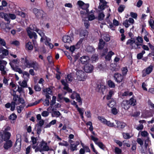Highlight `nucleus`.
I'll use <instances>...</instances> for the list:
<instances>
[{
    "instance_id": "nucleus-11",
    "label": "nucleus",
    "mask_w": 154,
    "mask_h": 154,
    "mask_svg": "<svg viewBox=\"0 0 154 154\" xmlns=\"http://www.w3.org/2000/svg\"><path fill=\"white\" fill-rule=\"evenodd\" d=\"M61 82L62 84L64 86L63 89L64 90H66L69 93H72V90L69 87V85L64 80H62Z\"/></svg>"
},
{
    "instance_id": "nucleus-61",
    "label": "nucleus",
    "mask_w": 154,
    "mask_h": 154,
    "mask_svg": "<svg viewBox=\"0 0 154 154\" xmlns=\"http://www.w3.org/2000/svg\"><path fill=\"white\" fill-rule=\"evenodd\" d=\"M106 65L105 64L103 63L102 64H100L99 65H98V68L100 69V70H102L105 67H106Z\"/></svg>"
},
{
    "instance_id": "nucleus-34",
    "label": "nucleus",
    "mask_w": 154,
    "mask_h": 154,
    "mask_svg": "<svg viewBox=\"0 0 154 154\" xmlns=\"http://www.w3.org/2000/svg\"><path fill=\"white\" fill-rule=\"evenodd\" d=\"M107 84L110 88H114L115 87V83L111 80H109L108 81Z\"/></svg>"
},
{
    "instance_id": "nucleus-42",
    "label": "nucleus",
    "mask_w": 154,
    "mask_h": 154,
    "mask_svg": "<svg viewBox=\"0 0 154 154\" xmlns=\"http://www.w3.org/2000/svg\"><path fill=\"white\" fill-rule=\"evenodd\" d=\"M104 17L105 15L103 12L100 13L98 16V20H103Z\"/></svg>"
},
{
    "instance_id": "nucleus-57",
    "label": "nucleus",
    "mask_w": 154,
    "mask_h": 154,
    "mask_svg": "<svg viewBox=\"0 0 154 154\" xmlns=\"http://www.w3.org/2000/svg\"><path fill=\"white\" fill-rule=\"evenodd\" d=\"M34 89L36 91H39L41 89V87L38 84H37L34 86Z\"/></svg>"
},
{
    "instance_id": "nucleus-17",
    "label": "nucleus",
    "mask_w": 154,
    "mask_h": 154,
    "mask_svg": "<svg viewBox=\"0 0 154 154\" xmlns=\"http://www.w3.org/2000/svg\"><path fill=\"white\" fill-rule=\"evenodd\" d=\"M27 32L28 33V35L30 38H32L33 37L35 39H36L37 38V35L35 32H32L29 29V28H28L27 29Z\"/></svg>"
},
{
    "instance_id": "nucleus-40",
    "label": "nucleus",
    "mask_w": 154,
    "mask_h": 154,
    "mask_svg": "<svg viewBox=\"0 0 154 154\" xmlns=\"http://www.w3.org/2000/svg\"><path fill=\"white\" fill-rule=\"evenodd\" d=\"M145 52L144 51H143L141 53L138 54L137 55V58L138 59H141L143 57V55L144 54Z\"/></svg>"
},
{
    "instance_id": "nucleus-28",
    "label": "nucleus",
    "mask_w": 154,
    "mask_h": 154,
    "mask_svg": "<svg viewBox=\"0 0 154 154\" xmlns=\"http://www.w3.org/2000/svg\"><path fill=\"white\" fill-rule=\"evenodd\" d=\"M105 42L102 39H100L99 43L98 48L99 49H102L104 47Z\"/></svg>"
},
{
    "instance_id": "nucleus-44",
    "label": "nucleus",
    "mask_w": 154,
    "mask_h": 154,
    "mask_svg": "<svg viewBox=\"0 0 154 154\" xmlns=\"http://www.w3.org/2000/svg\"><path fill=\"white\" fill-rule=\"evenodd\" d=\"M52 111L54 115L56 117H58L61 115V114L59 111H55L54 108L52 109Z\"/></svg>"
},
{
    "instance_id": "nucleus-50",
    "label": "nucleus",
    "mask_w": 154,
    "mask_h": 154,
    "mask_svg": "<svg viewBox=\"0 0 154 154\" xmlns=\"http://www.w3.org/2000/svg\"><path fill=\"white\" fill-rule=\"evenodd\" d=\"M96 144L101 149L103 150H104L105 146V145L103 144L102 142H99L98 143H97Z\"/></svg>"
},
{
    "instance_id": "nucleus-56",
    "label": "nucleus",
    "mask_w": 154,
    "mask_h": 154,
    "mask_svg": "<svg viewBox=\"0 0 154 154\" xmlns=\"http://www.w3.org/2000/svg\"><path fill=\"white\" fill-rule=\"evenodd\" d=\"M47 60L50 64L53 65L54 64V62L52 60V57L50 56H48L47 57Z\"/></svg>"
},
{
    "instance_id": "nucleus-55",
    "label": "nucleus",
    "mask_w": 154,
    "mask_h": 154,
    "mask_svg": "<svg viewBox=\"0 0 154 154\" xmlns=\"http://www.w3.org/2000/svg\"><path fill=\"white\" fill-rule=\"evenodd\" d=\"M56 97L55 96H53L52 98V100L50 102V105H53L56 103Z\"/></svg>"
},
{
    "instance_id": "nucleus-20",
    "label": "nucleus",
    "mask_w": 154,
    "mask_h": 154,
    "mask_svg": "<svg viewBox=\"0 0 154 154\" xmlns=\"http://www.w3.org/2000/svg\"><path fill=\"white\" fill-rule=\"evenodd\" d=\"M6 142L4 144V147L5 149H8L11 147L12 145V142L11 140L5 141Z\"/></svg>"
},
{
    "instance_id": "nucleus-59",
    "label": "nucleus",
    "mask_w": 154,
    "mask_h": 154,
    "mask_svg": "<svg viewBox=\"0 0 154 154\" xmlns=\"http://www.w3.org/2000/svg\"><path fill=\"white\" fill-rule=\"evenodd\" d=\"M137 142L140 145V146H142L143 145V141L140 138H138L137 140Z\"/></svg>"
},
{
    "instance_id": "nucleus-53",
    "label": "nucleus",
    "mask_w": 154,
    "mask_h": 154,
    "mask_svg": "<svg viewBox=\"0 0 154 154\" xmlns=\"http://www.w3.org/2000/svg\"><path fill=\"white\" fill-rule=\"evenodd\" d=\"M17 118V116L14 113L11 114L9 117V119H10L14 120H15Z\"/></svg>"
},
{
    "instance_id": "nucleus-26",
    "label": "nucleus",
    "mask_w": 154,
    "mask_h": 154,
    "mask_svg": "<svg viewBox=\"0 0 154 154\" xmlns=\"http://www.w3.org/2000/svg\"><path fill=\"white\" fill-rule=\"evenodd\" d=\"M30 68L32 67L36 70H38L39 68V66L37 63L36 61L32 62V64L31 65Z\"/></svg>"
},
{
    "instance_id": "nucleus-54",
    "label": "nucleus",
    "mask_w": 154,
    "mask_h": 154,
    "mask_svg": "<svg viewBox=\"0 0 154 154\" xmlns=\"http://www.w3.org/2000/svg\"><path fill=\"white\" fill-rule=\"evenodd\" d=\"M87 51L89 52H94L95 51L94 48L91 46H88L87 48Z\"/></svg>"
},
{
    "instance_id": "nucleus-24",
    "label": "nucleus",
    "mask_w": 154,
    "mask_h": 154,
    "mask_svg": "<svg viewBox=\"0 0 154 154\" xmlns=\"http://www.w3.org/2000/svg\"><path fill=\"white\" fill-rule=\"evenodd\" d=\"M4 141H6L9 140L11 137V134L8 132H4V134H2Z\"/></svg>"
},
{
    "instance_id": "nucleus-3",
    "label": "nucleus",
    "mask_w": 154,
    "mask_h": 154,
    "mask_svg": "<svg viewBox=\"0 0 154 154\" xmlns=\"http://www.w3.org/2000/svg\"><path fill=\"white\" fill-rule=\"evenodd\" d=\"M49 150V148L47 145V143L42 141L35 149V152L40 151L41 152L43 151H48Z\"/></svg>"
},
{
    "instance_id": "nucleus-13",
    "label": "nucleus",
    "mask_w": 154,
    "mask_h": 154,
    "mask_svg": "<svg viewBox=\"0 0 154 154\" xmlns=\"http://www.w3.org/2000/svg\"><path fill=\"white\" fill-rule=\"evenodd\" d=\"M47 7L49 11L53 9L54 3L52 0H46Z\"/></svg>"
},
{
    "instance_id": "nucleus-32",
    "label": "nucleus",
    "mask_w": 154,
    "mask_h": 154,
    "mask_svg": "<svg viewBox=\"0 0 154 154\" xmlns=\"http://www.w3.org/2000/svg\"><path fill=\"white\" fill-rule=\"evenodd\" d=\"M22 73L24 79L26 80H28L29 76V73L26 71H24Z\"/></svg>"
},
{
    "instance_id": "nucleus-63",
    "label": "nucleus",
    "mask_w": 154,
    "mask_h": 154,
    "mask_svg": "<svg viewBox=\"0 0 154 154\" xmlns=\"http://www.w3.org/2000/svg\"><path fill=\"white\" fill-rule=\"evenodd\" d=\"M134 42H135V41L134 40L132 39H129L127 41L126 44L127 45H130L131 46L132 44L134 43Z\"/></svg>"
},
{
    "instance_id": "nucleus-47",
    "label": "nucleus",
    "mask_w": 154,
    "mask_h": 154,
    "mask_svg": "<svg viewBox=\"0 0 154 154\" xmlns=\"http://www.w3.org/2000/svg\"><path fill=\"white\" fill-rule=\"evenodd\" d=\"M150 26L151 29L154 30V21L153 20L150 19L149 22Z\"/></svg>"
},
{
    "instance_id": "nucleus-52",
    "label": "nucleus",
    "mask_w": 154,
    "mask_h": 154,
    "mask_svg": "<svg viewBox=\"0 0 154 154\" xmlns=\"http://www.w3.org/2000/svg\"><path fill=\"white\" fill-rule=\"evenodd\" d=\"M122 150L119 148L116 147L115 149V152L116 154H121L122 153Z\"/></svg>"
},
{
    "instance_id": "nucleus-8",
    "label": "nucleus",
    "mask_w": 154,
    "mask_h": 154,
    "mask_svg": "<svg viewBox=\"0 0 154 154\" xmlns=\"http://www.w3.org/2000/svg\"><path fill=\"white\" fill-rule=\"evenodd\" d=\"M70 97L72 99H74L76 98V100L80 103V104L81 105L82 104V102L81 100L80 95L76 92H73L71 95Z\"/></svg>"
},
{
    "instance_id": "nucleus-41",
    "label": "nucleus",
    "mask_w": 154,
    "mask_h": 154,
    "mask_svg": "<svg viewBox=\"0 0 154 154\" xmlns=\"http://www.w3.org/2000/svg\"><path fill=\"white\" fill-rule=\"evenodd\" d=\"M16 13L17 15H20L23 17H25V14L21 11H16Z\"/></svg>"
},
{
    "instance_id": "nucleus-30",
    "label": "nucleus",
    "mask_w": 154,
    "mask_h": 154,
    "mask_svg": "<svg viewBox=\"0 0 154 154\" xmlns=\"http://www.w3.org/2000/svg\"><path fill=\"white\" fill-rule=\"evenodd\" d=\"M26 48L28 50H32L33 48V46L30 42H29L26 44Z\"/></svg>"
},
{
    "instance_id": "nucleus-51",
    "label": "nucleus",
    "mask_w": 154,
    "mask_h": 154,
    "mask_svg": "<svg viewBox=\"0 0 154 154\" xmlns=\"http://www.w3.org/2000/svg\"><path fill=\"white\" fill-rule=\"evenodd\" d=\"M43 91L44 92H46V94H51L52 93L51 90L50 88H47L46 89H44Z\"/></svg>"
},
{
    "instance_id": "nucleus-43",
    "label": "nucleus",
    "mask_w": 154,
    "mask_h": 154,
    "mask_svg": "<svg viewBox=\"0 0 154 154\" xmlns=\"http://www.w3.org/2000/svg\"><path fill=\"white\" fill-rule=\"evenodd\" d=\"M77 145L71 144V145H70V149L72 151L76 150H77Z\"/></svg>"
},
{
    "instance_id": "nucleus-22",
    "label": "nucleus",
    "mask_w": 154,
    "mask_h": 154,
    "mask_svg": "<svg viewBox=\"0 0 154 154\" xmlns=\"http://www.w3.org/2000/svg\"><path fill=\"white\" fill-rule=\"evenodd\" d=\"M31 141L32 143V147L34 149H35L38 144L37 143V139L36 137H32L31 138Z\"/></svg>"
},
{
    "instance_id": "nucleus-64",
    "label": "nucleus",
    "mask_w": 154,
    "mask_h": 154,
    "mask_svg": "<svg viewBox=\"0 0 154 154\" xmlns=\"http://www.w3.org/2000/svg\"><path fill=\"white\" fill-rule=\"evenodd\" d=\"M123 135L124 138L126 139H129L131 137L129 134L128 133H124Z\"/></svg>"
},
{
    "instance_id": "nucleus-14",
    "label": "nucleus",
    "mask_w": 154,
    "mask_h": 154,
    "mask_svg": "<svg viewBox=\"0 0 154 154\" xmlns=\"http://www.w3.org/2000/svg\"><path fill=\"white\" fill-rule=\"evenodd\" d=\"M2 50H0V58L3 59L5 56L8 55V51L6 49H4L2 48Z\"/></svg>"
},
{
    "instance_id": "nucleus-58",
    "label": "nucleus",
    "mask_w": 154,
    "mask_h": 154,
    "mask_svg": "<svg viewBox=\"0 0 154 154\" xmlns=\"http://www.w3.org/2000/svg\"><path fill=\"white\" fill-rule=\"evenodd\" d=\"M29 28V29L31 30H32L33 31H35L36 32L37 30L38 29L36 27L35 25H32V27L31 26L29 28Z\"/></svg>"
},
{
    "instance_id": "nucleus-38",
    "label": "nucleus",
    "mask_w": 154,
    "mask_h": 154,
    "mask_svg": "<svg viewBox=\"0 0 154 154\" xmlns=\"http://www.w3.org/2000/svg\"><path fill=\"white\" fill-rule=\"evenodd\" d=\"M140 134L142 137H145V139L147 137H148V136L149 135V134L146 131H141L140 133Z\"/></svg>"
},
{
    "instance_id": "nucleus-1",
    "label": "nucleus",
    "mask_w": 154,
    "mask_h": 154,
    "mask_svg": "<svg viewBox=\"0 0 154 154\" xmlns=\"http://www.w3.org/2000/svg\"><path fill=\"white\" fill-rule=\"evenodd\" d=\"M136 102V100L131 98L129 100H124L121 103V106L125 109L127 110L130 107L131 105L135 106Z\"/></svg>"
},
{
    "instance_id": "nucleus-39",
    "label": "nucleus",
    "mask_w": 154,
    "mask_h": 154,
    "mask_svg": "<svg viewBox=\"0 0 154 154\" xmlns=\"http://www.w3.org/2000/svg\"><path fill=\"white\" fill-rule=\"evenodd\" d=\"M27 81L24 79L21 84H20V85L23 88L26 87L27 86Z\"/></svg>"
},
{
    "instance_id": "nucleus-19",
    "label": "nucleus",
    "mask_w": 154,
    "mask_h": 154,
    "mask_svg": "<svg viewBox=\"0 0 154 154\" xmlns=\"http://www.w3.org/2000/svg\"><path fill=\"white\" fill-rule=\"evenodd\" d=\"M115 121L117 125L116 127L119 129L123 128L126 125L125 124L124 122L116 120Z\"/></svg>"
},
{
    "instance_id": "nucleus-25",
    "label": "nucleus",
    "mask_w": 154,
    "mask_h": 154,
    "mask_svg": "<svg viewBox=\"0 0 154 154\" xmlns=\"http://www.w3.org/2000/svg\"><path fill=\"white\" fill-rule=\"evenodd\" d=\"M63 41L65 43H70L71 42V37L68 35H65L63 37Z\"/></svg>"
},
{
    "instance_id": "nucleus-45",
    "label": "nucleus",
    "mask_w": 154,
    "mask_h": 154,
    "mask_svg": "<svg viewBox=\"0 0 154 154\" xmlns=\"http://www.w3.org/2000/svg\"><path fill=\"white\" fill-rule=\"evenodd\" d=\"M137 143L135 141H132L131 143V149L133 151H134L136 149Z\"/></svg>"
},
{
    "instance_id": "nucleus-9",
    "label": "nucleus",
    "mask_w": 154,
    "mask_h": 154,
    "mask_svg": "<svg viewBox=\"0 0 154 154\" xmlns=\"http://www.w3.org/2000/svg\"><path fill=\"white\" fill-rule=\"evenodd\" d=\"M77 3L79 6L81 8L85 11L88 10V8L89 7V5L88 4H85L84 3L81 1H79Z\"/></svg>"
},
{
    "instance_id": "nucleus-7",
    "label": "nucleus",
    "mask_w": 154,
    "mask_h": 154,
    "mask_svg": "<svg viewBox=\"0 0 154 154\" xmlns=\"http://www.w3.org/2000/svg\"><path fill=\"white\" fill-rule=\"evenodd\" d=\"M98 118L103 123L109 127H112L115 126L113 123L111 122L110 121H107L103 117L99 116Z\"/></svg>"
},
{
    "instance_id": "nucleus-23",
    "label": "nucleus",
    "mask_w": 154,
    "mask_h": 154,
    "mask_svg": "<svg viewBox=\"0 0 154 154\" xmlns=\"http://www.w3.org/2000/svg\"><path fill=\"white\" fill-rule=\"evenodd\" d=\"M88 35V32L86 30L82 29L80 30V37L84 38L87 36Z\"/></svg>"
},
{
    "instance_id": "nucleus-4",
    "label": "nucleus",
    "mask_w": 154,
    "mask_h": 154,
    "mask_svg": "<svg viewBox=\"0 0 154 154\" xmlns=\"http://www.w3.org/2000/svg\"><path fill=\"white\" fill-rule=\"evenodd\" d=\"M17 140L14 146V151L15 152H19L20 150L21 145V135L17 134Z\"/></svg>"
},
{
    "instance_id": "nucleus-36",
    "label": "nucleus",
    "mask_w": 154,
    "mask_h": 154,
    "mask_svg": "<svg viewBox=\"0 0 154 154\" xmlns=\"http://www.w3.org/2000/svg\"><path fill=\"white\" fill-rule=\"evenodd\" d=\"M144 148L145 149H146L147 147L148 146L149 142V137H147L146 139L144 140Z\"/></svg>"
},
{
    "instance_id": "nucleus-62",
    "label": "nucleus",
    "mask_w": 154,
    "mask_h": 154,
    "mask_svg": "<svg viewBox=\"0 0 154 154\" xmlns=\"http://www.w3.org/2000/svg\"><path fill=\"white\" fill-rule=\"evenodd\" d=\"M0 44L3 46H6V43L5 40L0 37Z\"/></svg>"
},
{
    "instance_id": "nucleus-5",
    "label": "nucleus",
    "mask_w": 154,
    "mask_h": 154,
    "mask_svg": "<svg viewBox=\"0 0 154 154\" xmlns=\"http://www.w3.org/2000/svg\"><path fill=\"white\" fill-rule=\"evenodd\" d=\"M77 79L80 81H83L86 79L85 73L82 70H78L76 72Z\"/></svg>"
},
{
    "instance_id": "nucleus-21",
    "label": "nucleus",
    "mask_w": 154,
    "mask_h": 154,
    "mask_svg": "<svg viewBox=\"0 0 154 154\" xmlns=\"http://www.w3.org/2000/svg\"><path fill=\"white\" fill-rule=\"evenodd\" d=\"M10 65L12 69L15 71L18 72L20 74L22 73L23 71L20 68H18V66H15L13 65L11 63H10Z\"/></svg>"
},
{
    "instance_id": "nucleus-18",
    "label": "nucleus",
    "mask_w": 154,
    "mask_h": 154,
    "mask_svg": "<svg viewBox=\"0 0 154 154\" xmlns=\"http://www.w3.org/2000/svg\"><path fill=\"white\" fill-rule=\"evenodd\" d=\"M21 60L22 61V62H23V60H24V62L23 63L26 67L29 68H30L31 65L32 64V62H30L29 61V60L27 59V57H26L25 58H21Z\"/></svg>"
},
{
    "instance_id": "nucleus-12",
    "label": "nucleus",
    "mask_w": 154,
    "mask_h": 154,
    "mask_svg": "<svg viewBox=\"0 0 154 154\" xmlns=\"http://www.w3.org/2000/svg\"><path fill=\"white\" fill-rule=\"evenodd\" d=\"M134 23V20L131 18H129L128 20H126L123 22V25L125 27L128 28L130 25L129 23L133 24Z\"/></svg>"
},
{
    "instance_id": "nucleus-35",
    "label": "nucleus",
    "mask_w": 154,
    "mask_h": 154,
    "mask_svg": "<svg viewBox=\"0 0 154 154\" xmlns=\"http://www.w3.org/2000/svg\"><path fill=\"white\" fill-rule=\"evenodd\" d=\"M116 103L115 101L114 100H112L108 104V105L109 107L112 108L116 105Z\"/></svg>"
},
{
    "instance_id": "nucleus-48",
    "label": "nucleus",
    "mask_w": 154,
    "mask_h": 154,
    "mask_svg": "<svg viewBox=\"0 0 154 154\" xmlns=\"http://www.w3.org/2000/svg\"><path fill=\"white\" fill-rule=\"evenodd\" d=\"M116 65L113 64H112L110 65V69L111 70L113 71H117L118 69L116 68Z\"/></svg>"
},
{
    "instance_id": "nucleus-46",
    "label": "nucleus",
    "mask_w": 154,
    "mask_h": 154,
    "mask_svg": "<svg viewBox=\"0 0 154 154\" xmlns=\"http://www.w3.org/2000/svg\"><path fill=\"white\" fill-rule=\"evenodd\" d=\"M125 8V5H121L118 9L119 12L122 13L123 11Z\"/></svg>"
},
{
    "instance_id": "nucleus-60",
    "label": "nucleus",
    "mask_w": 154,
    "mask_h": 154,
    "mask_svg": "<svg viewBox=\"0 0 154 154\" xmlns=\"http://www.w3.org/2000/svg\"><path fill=\"white\" fill-rule=\"evenodd\" d=\"M36 32H37L41 37H44V36H45L44 33H43L42 30L39 29Z\"/></svg>"
},
{
    "instance_id": "nucleus-2",
    "label": "nucleus",
    "mask_w": 154,
    "mask_h": 154,
    "mask_svg": "<svg viewBox=\"0 0 154 154\" xmlns=\"http://www.w3.org/2000/svg\"><path fill=\"white\" fill-rule=\"evenodd\" d=\"M33 12L35 14V17L38 19L45 20L47 17V14L42 10L34 8L33 10Z\"/></svg>"
},
{
    "instance_id": "nucleus-6",
    "label": "nucleus",
    "mask_w": 154,
    "mask_h": 154,
    "mask_svg": "<svg viewBox=\"0 0 154 154\" xmlns=\"http://www.w3.org/2000/svg\"><path fill=\"white\" fill-rule=\"evenodd\" d=\"M7 62L3 60H0V70L1 71V74L3 75H5L6 73L5 69V66Z\"/></svg>"
},
{
    "instance_id": "nucleus-29",
    "label": "nucleus",
    "mask_w": 154,
    "mask_h": 154,
    "mask_svg": "<svg viewBox=\"0 0 154 154\" xmlns=\"http://www.w3.org/2000/svg\"><path fill=\"white\" fill-rule=\"evenodd\" d=\"M142 45V44L138 43L137 42H134V43H133L131 46V49H137L140 48V46Z\"/></svg>"
},
{
    "instance_id": "nucleus-27",
    "label": "nucleus",
    "mask_w": 154,
    "mask_h": 154,
    "mask_svg": "<svg viewBox=\"0 0 154 154\" xmlns=\"http://www.w3.org/2000/svg\"><path fill=\"white\" fill-rule=\"evenodd\" d=\"M114 54V53L112 51H110L108 53L107 55L105 57L106 60H110L111 59L112 56Z\"/></svg>"
},
{
    "instance_id": "nucleus-16",
    "label": "nucleus",
    "mask_w": 154,
    "mask_h": 154,
    "mask_svg": "<svg viewBox=\"0 0 154 154\" xmlns=\"http://www.w3.org/2000/svg\"><path fill=\"white\" fill-rule=\"evenodd\" d=\"M93 69V66L90 64L87 63L86 64L85 66L84 70L86 72H91Z\"/></svg>"
},
{
    "instance_id": "nucleus-15",
    "label": "nucleus",
    "mask_w": 154,
    "mask_h": 154,
    "mask_svg": "<svg viewBox=\"0 0 154 154\" xmlns=\"http://www.w3.org/2000/svg\"><path fill=\"white\" fill-rule=\"evenodd\" d=\"M80 60L83 64H87L89 62L90 59L88 56H83L80 59Z\"/></svg>"
},
{
    "instance_id": "nucleus-33",
    "label": "nucleus",
    "mask_w": 154,
    "mask_h": 154,
    "mask_svg": "<svg viewBox=\"0 0 154 154\" xmlns=\"http://www.w3.org/2000/svg\"><path fill=\"white\" fill-rule=\"evenodd\" d=\"M66 82H70L73 80V77H72L71 74H69L66 77Z\"/></svg>"
},
{
    "instance_id": "nucleus-37",
    "label": "nucleus",
    "mask_w": 154,
    "mask_h": 154,
    "mask_svg": "<svg viewBox=\"0 0 154 154\" xmlns=\"http://www.w3.org/2000/svg\"><path fill=\"white\" fill-rule=\"evenodd\" d=\"M22 87H21V86L20 87L18 86V87L16 91H18L19 93L20 94V96H21V94L24 93V89Z\"/></svg>"
},
{
    "instance_id": "nucleus-10",
    "label": "nucleus",
    "mask_w": 154,
    "mask_h": 154,
    "mask_svg": "<svg viewBox=\"0 0 154 154\" xmlns=\"http://www.w3.org/2000/svg\"><path fill=\"white\" fill-rule=\"evenodd\" d=\"M114 77L115 80L118 83L121 82L123 79V76L122 75L117 73L114 74Z\"/></svg>"
},
{
    "instance_id": "nucleus-31",
    "label": "nucleus",
    "mask_w": 154,
    "mask_h": 154,
    "mask_svg": "<svg viewBox=\"0 0 154 154\" xmlns=\"http://www.w3.org/2000/svg\"><path fill=\"white\" fill-rule=\"evenodd\" d=\"M153 66L150 65L147 67L146 70V72L147 74H149L152 71Z\"/></svg>"
},
{
    "instance_id": "nucleus-49",
    "label": "nucleus",
    "mask_w": 154,
    "mask_h": 154,
    "mask_svg": "<svg viewBox=\"0 0 154 154\" xmlns=\"http://www.w3.org/2000/svg\"><path fill=\"white\" fill-rule=\"evenodd\" d=\"M114 93V92L112 91H110L109 92V94L107 96L106 99L107 100H109L111 99V97Z\"/></svg>"
}]
</instances>
